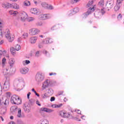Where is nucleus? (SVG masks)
<instances>
[{"label":"nucleus","mask_w":124,"mask_h":124,"mask_svg":"<svg viewBox=\"0 0 124 124\" xmlns=\"http://www.w3.org/2000/svg\"><path fill=\"white\" fill-rule=\"evenodd\" d=\"M2 6L4 8H10L12 6V4L6 2L2 4Z\"/></svg>","instance_id":"obj_14"},{"label":"nucleus","mask_w":124,"mask_h":124,"mask_svg":"<svg viewBox=\"0 0 124 124\" xmlns=\"http://www.w3.org/2000/svg\"><path fill=\"white\" fill-rule=\"evenodd\" d=\"M33 20H34V18L32 17H27V19H26L28 22H31L33 21Z\"/></svg>","instance_id":"obj_35"},{"label":"nucleus","mask_w":124,"mask_h":124,"mask_svg":"<svg viewBox=\"0 0 124 124\" xmlns=\"http://www.w3.org/2000/svg\"><path fill=\"white\" fill-rule=\"evenodd\" d=\"M59 115L62 118H66L68 119L70 117V113L69 112H66L65 110H61L59 112Z\"/></svg>","instance_id":"obj_7"},{"label":"nucleus","mask_w":124,"mask_h":124,"mask_svg":"<svg viewBox=\"0 0 124 124\" xmlns=\"http://www.w3.org/2000/svg\"><path fill=\"white\" fill-rule=\"evenodd\" d=\"M44 41H45V44H49V43H52L53 42V40L50 38H47Z\"/></svg>","instance_id":"obj_23"},{"label":"nucleus","mask_w":124,"mask_h":124,"mask_svg":"<svg viewBox=\"0 0 124 124\" xmlns=\"http://www.w3.org/2000/svg\"><path fill=\"white\" fill-rule=\"evenodd\" d=\"M10 119L11 120H13V119H14V117L13 116H10Z\"/></svg>","instance_id":"obj_64"},{"label":"nucleus","mask_w":124,"mask_h":124,"mask_svg":"<svg viewBox=\"0 0 124 124\" xmlns=\"http://www.w3.org/2000/svg\"><path fill=\"white\" fill-rule=\"evenodd\" d=\"M15 47L16 51H19L21 49V46L18 44L16 45Z\"/></svg>","instance_id":"obj_32"},{"label":"nucleus","mask_w":124,"mask_h":124,"mask_svg":"<svg viewBox=\"0 0 124 124\" xmlns=\"http://www.w3.org/2000/svg\"><path fill=\"white\" fill-rule=\"evenodd\" d=\"M28 15L24 11L20 12L19 14V18L22 22H25L27 20Z\"/></svg>","instance_id":"obj_8"},{"label":"nucleus","mask_w":124,"mask_h":124,"mask_svg":"<svg viewBox=\"0 0 124 124\" xmlns=\"http://www.w3.org/2000/svg\"><path fill=\"white\" fill-rule=\"evenodd\" d=\"M5 63H6V59H5V58H3L2 59V67H4V66L5 65Z\"/></svg>","instance_id":"obj_30"},{"label":"nucleus","mask_w":124,"mask_h":124,"mask_svg":"<svg viewBox=\"0 0 124 124\" xmlns=\"http://www.w3.org/2000/svg\"><path fill=\"white\" fill-rule=\"evenodd\" d=\"M10 87V81L9 78H6V81L4 84L3 89L5 90V91H7L9 89V87Z\"/></svg>","instance_id":"obj_9"},{"label":"nucleus","mask_w":124,"mask_h":124,"mask_svg":"<svg viewBox=\"0 0 124 124\" xmlns=\"http://www.w3.org/2000/svg\"><path fill=\"white\" fill-rule=\"evenodd\" d=\"M76 121H77V122H81V119H79L78 118H75Z\"/></svg>","instance_id":"obj_61"},{"label":"nucleus","mask_w":124,"mask_h":124,"mask_svg":"<svg viewBox=\"0 0 124 124\" xmlns=\"http://www.w3.org/2000/svg\"><path fill=\"white\" fill-rule=\"evenodd\" d=\"M3 25H4V22L3 20L0 19V30L3 27Z\"/></svg>","instance_id":"obj_34"},{"label":"nucleus","mask_w":124,"mask_h":124,"mask_svg":"<svg viewBox=\"0 0 124 124\" xmlns=\"http://www.w3.org/2000/svg\"><path fill=\"white\" fill-rule=\"evenodd\" d=\"M31 13L32 14L36 15L38 13V10L36 8H33L31 10Z\"/></svg>","instance_id":"obj_24"},{"label":"nucleus","mask_w":124,"mask_h":124,"mask_svg":"<svg viewBox=\"0 0 124 124\" xmlns=\"http://www.w3.org/2000/svg\"><path fill=\"white\" fill-rule=\"evenodd\" d=\"M23 65H27V64H29L31 63V61L30 60H25L22 62Z\"/></svg>","instance_id":"obj_31"},{"label":"nucleus","mask_w":124,"mask_h":124,"mask_svg":"<svg viewBox=\"0 0 124 124\" xmlns=\"http://www.w3.org/2000/svg\"><path fill=\"white\" fill-rule=\"evenodd\" d=\"M76 111L77 112V113H78V114H81V110L79 109H77Z\"/></svg>","instance_id":"obj_56"},{"label":"nucleus","mask_w":124,"mask_h":124,"mask_svg":"<svg viewBox=\"0 0 124 124\" xmlns=\"http://www.w3.org/2000/svg\"><path fill=\"white\" fill-rule=\"evenodd\" d=\"M2 36H3V34L1 32V30H0V38L2 37Z\"/></svg>","instance_id":"obj_53"},{"label":"nucleus","mask_w":124,"mask_h":124,"mask_svg":"<svg viewBox=\"0 0 124 124\" xmlns=\"http://www.w3.org/2000/svg\"><path fill=\"white\" fill-rule=\"evenodd\" d=\"M18 108L16 106L12 107L11 108V110H12V111H13V112H15V111L18 110Z\"/></svg>","instance_id":"obj_37"},{"label":"nucleus","mask_w":124,"mask_h":124,"mask_svg":"<svg viewBox=\"0 0 124 124\" xmlns=\"http://www.w3.org/2000/svg\"><path fill=\"white\" fill-rule=\"evenodd\" d=\"M23 5L24 6H30L31 5V2L29 0H25L23 2Z\"/></svg>","instance_id":"obj_25"},{"label":"nucleus","mask_w":124,"mask_h":124,"mask_svg":"<svg viewBox=\"0 0 124 124\" xmlns=\"http://www.w3.org/2000/svg\"><path fill=\"white\" fill-rule=\"evenodd\" d=\"M36 104H37L38 105V106H41V104H40V103L38 100H37L36 101Z\"/></svg>","instance_id":"obj_58"},{"label":"nucleus","mask_w":124,"mask_h":124,"mask_svg":"<svg viewBox=\"0 0 124 124\" xmlns=\"http://www.w3.org/2000/svg\"><path fill=\"white\" fill-rule=\"evenodd\" d=\"M3 74L4 75H7L8 74V69H5L3 70Z\"/></svg>","instance_id":"obj_39"},{"label":"nucleus","mask_w":124,"mask_h":124,"mask_svg":"<svg viewBox=\"0 0 124 124\" xmlns=\"http://www.w3.org/2000/svg\"><path fill=\"white\" fill-rule=\"evenodd\" d=\"M52 86V81L50 79H46L42 84V89L43 90H46L47 88L51 87Z\"/></svg>","instance_id":"obj_6"},{"label":"nucleus","mask_w":124,"mask_h":124,"mask_svg":"<svg viewBox=\"0 0 124 124\" xmlns=\"http://www.w3.org/2000/svg\"><path fill=\"white\" fill-rule=\"evenodd\" d=\"M35 56L36 57H39V51H37V52H35Z\"/></svg>","instance_id":"obj_52"},{"label":"nucleus","mask_w":124,"mask_h":124,"mask_svg":"<svg viewBox=\"0 0 124 124\" xmlns=\"http://www.w3.org/2000/svg\"><path fill=\"white\" fill-rule=\"evenodd\" d=\"M99 5H101V6H103V5H104V1L103 0H102L100 1H99Z\"/></svg>","instance_id":"obj_42"},{"label":"nucleus","mask_w":124,"mask_h":124,"mask_svg":"<svg viewBox=\"0 0 124 124\" xmlns=\"http://www.w3.org/2000/svg\"><path fill=\"white\" fill-rule=\"evenodd\" d=\"M54 110L46 108H41L40 112H46V113H52Z\"/></svg>","instance_id":"obj_12"},{"label":"nucleus","mask_w":124,"mask_h":124,"mask_svg":"<svg viewBox=\"0 0 124 124\" xmlns=\"http://www.w3.org/2000/svg\"><path fill=\"white\" fill-rule=\"evenodd\" d=\"M36 40H37V37H31L30 38V42L32 44H34L36 42Z\"/></svg>","instance_id":"obj_20"},{"label":"nucleus","mask_w":124,"mask_h":124,"mask_svg":"<svg viewBox=\"0 0 124 124\" xmlns=\"http://www.w3.org/2000/svg\"><path fill=\"white\" fill-rule=\"evenodd\" d=\"M21 40H22V38H18L17 39V42H21Z\"/></svg>","instance_id":"obj_59"},{"label":"nucleus","mask_w":124,"mask_h":124,"mask_svg":"<svg viewBox=\"0 0 124 124\" xmlns=\"http://www.w3.org/2000/svg\"><path fill=\"white\" fill-rule=\"evenodd\" d=\"M118 20H121L122 18H123V16H122V14H119L118 17H117Z\"/></svg>","instance_id":"obj_46"},{"label":"nucleus","mask_w":124,"mask_h":124,"mask_svg":"<svg viewBox=\"0 0 124 124\" xmlns=\"http://www.w3.org/2000/svg\"><path fill=\"white\" fill-rule=\"evenodd\" d=\"M36 25L39 27H41V26L43 25V23L42 22H38L36 23Z\"/></svg>","instance_id":"obj_45"},{"label":"nucleus","mask_w":124,"mask_h":124,"mask_svg":"<svg viewBox=\"0 0 124 124\" xmlns=\"http://www.w3.org/2000/svg\"><path fill=\"white\" fill-rule=\"evenodd\" d=\"M45 41H44L43 42H41V43H40L38 45V47L39 48H43V44H45Z\"/></svg>","instance_id":"obj_38"},{"label":"nucleus","mask_w":124,"mask_h":124,"mask_svg":"<svg viewBox=\"0 0 124 124\" xmlns=\"http://www.w3.org/2000/svg\"><path fill=\"white\" fill-rule=\"evenodd\" d=\"M40 20H46L49 19V14H41L39 16Z\"/></svg>","instance_id":"obj_11"},{"label":"nucleus","mask_w":124,"mask_h":124,"mask_svg":"<svg viewBox=\"0 0 124 124\" xmlns=\"http://www.w3.org/2000/svg\"><path fill=\"white\" fill-rule=\"evenodd\" d=\"M55 97H51L50 98V101H55Z\"/></svg>","instance_id":"obj_54"},{"label":"nucleus","mask_w":124,"mask_h":124,"mask_svg":"<svg viewBox=\"0 0 124 124\" xmlns=\"http://www.w3.org/2000/svg\"><path fill=\"white\" fill-rule=\"evenodd\" d=\"M100 11L97 10V11L95 12L94 13V15L96 18H100L101 14L99 13Z\"/></svg>","instance_id":"obj_21"},{"label":"nucleus","mask_w":124,"mask_h":124,"mask_svg":"<svg viewBox=\"0 0 124 124\" xmlns=\"http://www.w3.org/2000/svg\"><path fill=\"white\" fill-rule=\"evenodd\" d=\"M73 12L74 13H77V12H79V8H76L73 9Z\"/></svg>","instance_id":"obj_44"},{"label":"nucleus","mask_w":124,"mask_h":124,"mask_svg":"<svg viewBox=\"0 0 124 124\" xmlns=\"http://www.w3.org/2000/svg\"><path fill=\"white\" fill-rule=\"evenodd\" d=\"M17 117V118H24L25 117V116L22 115V109L20 108L18 109Z\"/></svg>","instance_id":"obj_17"},{"label":"nucleus","mask_w":124,"mask_h":124,"mask_svg":"<svg viewBox=\"0 0 124 124\" xmlns=\"http://www.w3.org/2000/svg\"><path fill=\"white\" fill-rule=\"evenodd\" d=\"M20 71L22 74H27L29 72V68L27 67L22 68L20 69Z\"/></svg>","instance_id":"obj_16"},{"label":"nucleus","mask_w":124,"mask_h":124,"mask_svg":"<svg viewBox=\"0 0 124 124\" xmlns=\"http://www.w3.org/2000/svg\"><path fill=\"white\" fill-rule=\"evenodd\" d=\"M6 54V51L4 50V49L1 47L0 46V56H3Z\"/></svg>","instance_id":"obj_19"},{"label":"nucleus","mask_w":124,"mask_h":124,"mask_svg":"<svg viewBox=\"0 0 124 124\" xmlns=\"http://www.w3.org/2000/svg\"><path fill=\"white\" fill-rule=\"evenodd\" d=\"M43 54H45L46 56H47V54H48V51H47L46 50H44Z\"/></svg>","instance_id":"obj_55"},{"label":"nucleus","mask_w":124,"mask_h":124,"mask_svg":"<svg viewBox=\"0 0 124 124\" xmlns=\"http://www.w3.org/2000/svg\"><path fill=\"white\" fill-rule=\"evenodd\" d=\"M34 93L35 94V95H37V96H39V94L37 93H36V91Z\"/></svg>","instance_id":"obj_62"},{"label":"nucleus","mask_w":124,"mask_h":124,"mask_svg":"<svg viewBox=\"0 0 124 124\" xmlns=\"http://www.w3.org/2000/svg\"><path fill=\"white\" fill-rule=\"evenodd\" d=\"M9 99L8 98L2 97L0 99V114L5 115L6 113V106L8 105Z\"/></svg>","instance_id":"obj_1"},{"label":"nucleus","mask_w":124,"mask_h":124,"mask_svg":"<svg viewBox=\"0 0 124 124\" xmlns=\"http://www.w3.org/2000/svg\"><path fill=\"white\" fill-rule=\"evenodd\" d=\"M99 10V13L100 14H102V15H103V14H105V8H102L101 10Z\"/></svg>","instance_id":"obj_33"},{"label":"nucleus","mask_w":124,"mask_h":124,"mask_svg":"<svg viewBox=\"0 0 124 124\" xmlns=\"http://www.w3.org/2000/svg\"><path fill=\"white\" fill-rule=\"evenodd\" d=\"M40 32V31L36 28H33L30 30V33L31 35H35Z\"/></svg>","instance_id":"obj_10"},{"label":"nucleus","mask_w":124,"mask_h":124,"mask_svg":"<svg viewBox=\"0 0 124 124\" xmlns=\"http://www.w3.org/2000/svg\"><path fill=\"white\" fill-rule=\"evenodd\" d=\"M120 8H121V6L120 5V4H118L116 3V5L114 7V9L115 11H118V10H119Z\"/></svg>","instance_id":"obj_28"},{"label":"nucleus","mask_w":124,"mask_h":124,"mask_svg":"<svg viewBox=\"0 0 124 124\" xmlns=\"http://www.w3.org/2000/svg\"><path fill=\"white\" fill-rule=\"evenodd\" d=\"M52 31H55L56 30V26H53L51 28Z\"/></svg>","instance_id":"obj_60"},{"label":"nucleus","mask_w":124,"mask_h":124,"mask_svg":"<svg viewBox=\"0 0 124 124\" xmlns=\"http://www.w3.org/2000/svg\"><path fill=\"white\" fill-rule=\"evenodd\" d=\"M11 103L12 104H16V105H19L22 103V99L20 98L17 95H14L11 98Z\"/></svg>","instance_id":"obj_3"},{"label":"nucleus","mask_w":124,"mask_h":124,"mask_svg":"<svg viewBox=\"0 0 124 124\" xmlns=\"http://www.w3.org/2000/svg\"><path fill=\"white\" fill-rule=\"evenodd\" d=\"M62 106V104H60L59 105L54 104L52 105V107L53 108H60Z\"/></svg>","instance_id":"obj_26"},{"label":"nucleus","mask_w":124,"mask_h":124,"mask_svg":"<svg viewBox=\"0 0 124 124\" xmlns=\"http://www.w3.org/2000/svg\"><path fill=\"white\" fill-rule=\"evenodd\" d=\"M38 124H49V121L46 119H43L40 121Z\"/></svg>","instance_id":"obj_18"},{"label":"nucleus","mask_w":124,"mask_h":124,"mask_svg":"<svg viewBox=\"0 0 124 124\" xmlns=\"http://www.w3.org/2000/svg\"><path fill=\"white\" fill-rule=\"evenodd\" d=\"M47 93H49V95H52V94L54 93V91L52 89H49Z\"/></svg>","instance_id":"obj_36"},{"label":"nucleus","mask_w":124,"mask_h":124,"mask_svg":"<svg viewBox=\"0 0 124 124\" xmlns=\"http://www.w3.org/2000/svg\"><path fill=\"white\" fill-rule=\"evenodd\" d=\"M80 0H71V3H77Z\"/></svg>","instance_id":"obj_43"},{"label":"nucleus","mask_w":124,"mask_h":124,"mask_svg":"<svg viewBox=\"0 0 124 124\" xmlns=\"http://www.w3.org/2000/svg\"><path fill=\"white\" fill-rule=\"evenodd\" d=\"M10 63L11 65L12 64V65L14 64V63H15V61L14 60H11L10 62Z\"/></svg>","instance_id":"obj_48"},{"label":"nucleus","mask_w":124,"mask_h":124,"mask_svg":"<svg viewBox=\"0 0 124 124\" xmlns=\"http://www.w3.org/2000/svg\"><path fill=\"white\" fill-rule=\"evenodd\" d=\"M41 5L44 8H46V9H53V6L50 5H48L46 3V2H43L41 4Z\"/></svg>","instance_id":"obj_13"},{"label":"nucleus","mask_w":124,"mask_h":124,"mask_svg":"<svg viewBox=\"0 0 124 124\" xmlns=\"http://www.w3.org/2000/svg\"><path fill=\"white\" fill-rule=\"evenodd\" d=\"M13 8H14L15 9H19V8H20V7L19 6V5L15 3L13 6Z\"/></svg>","instance_id":"obj_40"},{"label":"nucleus","mask_w":124,"mask_h":124,"mask_svg":"<svg viewBox=\"0 0 124 124\" xmlns=\"http://www.w3.org/2000/svg\"><path fill=\"white\" fill-rule=\"evenodd\" d=\"M22 36L23 38H27L28 36H29V34L27 32H24Z\"/></svg>","instance_id":"obj_41"},{"label":"nucleus","mask_w":124,"mask_h":124,"mask_svg":"<svg viewBox=\"0 0 124 124\" xmlns=\"http://www.w3.org/2000/svg\"><path fill=\"white\" fill-rule=\"evenodd\" d=\"M5 36L8 39L9 42H12L14 40L15 36L14 35H10V31L8 29H6L5 31Z\"/></svg>","instance_id":"obj_5"},{"label":"nucleus","mask_w":124,"mask_h":124,"mask_svg":"<svg viewBox=\"0 0 124 124\" xmlns=\"http://www.w3.org/2000/svg\"><path fill=\"white\" fill-rule=\"evenodd\" d=\"M8 124H15V123L14 122H11Z\"/></svg>","instance_id":"obj_63"},{"label":"nucleus","mask_w":124,"mask_h":124,"mask_svg":"<svg viewBox=\"0 0 124 124\" xmlns=\"http://www.w3.org/2000/svg\"><path fill=\"white\" fill-rule=\"evenodd\" d=\"M53 75L54 76H55L57 75V73H49V76H53Z\"/></svg>","instance_id":"obj_51"},{"label":"nucleus","mask_w":124,"mask_h":124,"mask_svg":"<svg viewBox=\"0 0 124 124\" xmlns=\"http://www.w3.org/2000/svg\"><path fill=\"white\" fill-rule=\"evenodd\" d=\"M107 6H108V8H113V3L110 2H108Z\"/></svg>","instance_id":"obj_29"},{"label":"nucleus","mask_w":124,"mask_h":124,"mask_svg":"<svg viewBox=\"0 0 124 124\" xmlns=\"http://www.w3.org/2000/svg\"><path fill=\"white\" fill-rule=\"evenodd\" d=\"M42 96L43 98H46V97H47V94L46 93H45L44 94L42 95Z\"/></svg>","instance_id":"obj_50"},{"label":"nucleus","mask_w":124,"mask_h":124,"mask_svg":"<svg viewBox=\"0 0 124 124\" xmlns=\"http://www.w3.org/2000/svg\"><path fill=\"white\" fill-rule=\"evenodd\" d=\"M123 0H117L116 3H117V4L120 5V4H121V3H122V1H123Z\"/></svg>","instance_id":"obj_49"},{"label":"nucleus","mask_w":124,"mask_h":124,"mask_svg":"<svg viewBox=\"0 0 124 124\" xmlns=\"http://www.w3.org/2000/svg\"><path fill=\"white\" fill-rule=\"evenodd\" d=\"M93 1H90L89 2V3L87 5V7H89L88 11L85 13L83 15L84 17L85 18H86V17H88L90 14H92L95 9H96V6L94 5V6L93 5Z\"/></svg>","instance_id":"obj_2"},{"label":"nucleus","mask_w":124,"mask_h":124,"mask_svg":"<svg viewBox=\"0 0 124 124\" xmlns=\"http://www.w3.org/2000/svg\"><path fill=\"white\" fill-rule=\"evenodd\" d=\"M9 14L10 15H12V16H16V15L18 14V12L11 10L9 11Z\"/></svg>","instance_id":"obj_22"},{"label":"nucleus","mask_w":124,"mask_h":124,"mask_svg":"<svg viewBox=\"0 0 124 124\" xmlns=\"http://www.w3.org/2000/svg\"><path fill=\"white\" fill-rule=\"evenodd\" d=\"M45 78V76L44 73L41 72L37 73L35 76L36 81H37V82H39V83H40V82H42V81L44 80Z\"/></svg>","instance_id":"obj_4"},{"label":"nucleus","mask_w":124,"mask_h":124,"mask_svg":"<svg viewBox=\"0 0 124 124\" xmlns=\"http://www.w3.org/2000/svg\"><path fill=\"white\" fill-rule=\"evenodd\" d=\"M23 109L26 113H30V112H31V107L27 104H24Z\"/></svg>","instance_id":"obj_15"},{"label":"nucleus","mask_w":124,"mask_h":124,"mask_svg":"<svg viewBox=\"0 0 124 124\" xmlns=\"http://www.w3.org/2000/svg\"><path fill=\"white\" fill-rule=\"evenodd\" d=\"M11 94V93L10 92H7L6 93V95L7 97H10Z\"/></svg>","instance_id":"obj_47"},{"label":"nucleus","mask_w":124,"mask_h":124,"mask_svg":"<svg viewBox=\"0 0 124 124\" xmlns=\"http://www.w3.org/2000/svg\"><path fill=\"white\" fill-rule=\"evenodd\" d=\"M10 51L12 55H15L16 54V48H14V47H11Z\"/></svg>","instance_id":"obj_27"},{"label":"nucleus","mask_w":124,"mask_h":124,"mask_svg":"<svg viewBox=\"0 0 124 124\" xmlns=\"http://www.w3.org/2000/svg\"><path fill=\"white\" fill-rule=\"evenodd\" d=\"M31 95V93L29 92L27 94V98L28 99H30V96Z\"/></svg>","instance_id":"obj_57"}]
</instances>
